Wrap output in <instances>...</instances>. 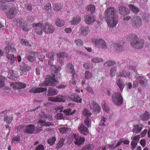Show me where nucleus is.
<instances>
[{
    "mask_svg": "<svg viewBox=\"0 0 150 150\" xmlns=\"http://www.w3.org/2000/svg\"><path fill=\"white\" fill-rule=\"evenodd\" d=\"M51 69L52 71H54V74L52 76H50L48 78L45 79V83H41L40 85V87H44L45 86H55L59 88H63L65 87L64 85H60V86H57V85L58 84V81L56 79L57 77L55 76L58 72L59 71L61 68L60 67H59L57 68L56 67L55 65H53L51 67Z\"/></svg>",
    "mask_w": 150,
    "mask_h": 150,
    "instance_id": "nucleus-1",
    "label": "nucleus"
},
{
    "mask_svg": "<svg viewBox=\"0 0 150 150\" xmlns=\"http://www.w3.org/2000/svg\"><path fill=\"white\" fill-rule=\"evenodd\" d=\"M105 18L108 26L110 28L115 26L118 22V16L114 7L108 8L105 11Z\"/></svg>",
    "mask_w": 150,
    "mask_h": 150,
    "instance_id": "nucleus-2",
    "label": "nucleus"
},
{
    "mask_svg": "<svg viewBox=\"0 0 150 150\" xmlns=\"http://www.w3.org/2000/svg\"><path fill=\"white\" fill-rule=\"evenodd\" d=\"M131 38L130 42L131 45L134 48H142L144 44V41L141 39H139L135 35H130Z\"/></svg>",
    "mask_w": 150,
    "mask_h": 150,
    "instance_id": "nucleus-3",
    "label": "nucleus"
},
{
    "mask_svg": "<svg viewBox=\"0 0 150 150\" xmlns=\"http://www.w3.org/2000/svg\"><path fill=\"white\" fill-rule=\"evenodd\" d=\"M91 40L95 44L96 47L102 49H105L107 47L105 41L102 39L99 38L97 36H94L92 38Z\"/></svg>",
    "mask_w": 150,
    "mask_h": 150,
    "instance_id": "nucleus-4",
    "label": "nucleus"
},
{
    "mask_svg": "<svg viewBox=\"0 0 150 150\" xmlns=\"http://www.w3.org/2000/svg\"><path fill=\"white\" fill-rule=\"evenodd\" d=\"M112 99L113 103L117 106L121 105L123 99L121 94L119 92H115L112 96Z\"/></svg>",
    "mask_w": 150,
    "mask_h": 150,
    "instance_id": "nucleus-5",
    "label": "nucleus"
},
{
    "mask_svg": "<svg viewBox=\"0 0 150 150\" xmlns=\"http://www.w3.org/2000/svg\"><path fill=\"white\" fill-rule=\"evenodd\" d=\"M147 81L145 77L142 76H138L135 79L133 82V86L135 87L138 86L140 84L142 86H145Z\"/></svg>",
    "mask_w": 150,
    "mask_h": 150,
    "instance_id": "nucleus-6",
    "label": "nucleus"
},
{
    "mask_svg": "<svg viewBox=\"0 0 150 150\" xmlns=\"http://www.w3.org/2000/svg\"><path fill=\"white\" fill-rule=\"evenodd\" d=\"M43 31L47 34H52L55 30L53 26L49 23H46L42 25Z\"/></svg>",
    "mask_w": 150,
    "mask_h": 150,
    "instance_id": "nucleus-7",
    "label": "nucleus"
},
{
    "mask_svg": "<svg viewBox=\"0 0 150 150\" xmlns=\"http://www.w3.org/2000/svg\"><path fill=\"white\" fill-rule=\"evenodd\" d=\"M38 123L40 124V125H42V126H38L36 127L35 129V133H38L42 131V130L43 126L47 127L52 125V124L50 122H46L41 119L39 120Z\"/></svg>",
    "mask_w": 150,
    "mask_h": 150,
    "instance_id": "nucleus-8",
    "label": "nucleus"
},
{
    "mask_svg": "<svg viewBox=\"0 0 150 150\" xmlns=\"http://www.w3.org/2000/svg\"><path fill=\"white\" fill-rule=\"evenodd\" d=\"M132 24L135 28L139 27L142 23V20L139 17L137 16L133 18Z\"/></svg>",
    "mask_w": 150,
    "mask_h": 150,
    "instance_id": "nucleus-9",
    "label": "nucleus"
},
{
    "mask_svg": "<svg viewBox=\"0 0 150 150\" xmlns=\"http://www.w3.org/2000/svg\"><path fill=\"white\" fill-rule=\"evenodd\" d=\"M33 28L37 33L39 35L41 34L42 33V26L40 22L38 23H34L33 24Z\"/></svg>",
    "mask_w": 150,
    "mask_h": 150,
    "instance_id": "nucleus-10",
    "label": "nucleus"
},
{
    "mask_svg": "<svg viewBox=\"0 0 150 150\" xmlns=\"http://www.w3.org/2000/svg\"><path fill=\"white\" fill-rule=\"evenodd\" d=\"M89 105L91 109L94 112H98L101 109V108L95 102L91 101L89 102Z\"/></svg>",
    "mask_w": 150,
    "mask_h": 150,
    "instance_id": "nucleus-11",
    "label": "nucleus"
},
{
    "mask_svg": "<svg viewBox=\"0 0 150 150\" xmlns=\"http://www.w3.org/2000/svg\"><path fill=\"white\" fill-rule=\"evenodd\" d=\"M11 86H13V89L15 90L24 88L26 86V84L23 83L16 82L14 83L12 82L11 83Z\"/></svg>",
    "mask_w": 150,
    "mask_h": 150,
    "instance_id": "nucleus-12",
    "label": "nucleus"
},
{
    "mask_svg": "<svg viewBox=\"0 0 150 150\" xmlns=\"http://www.w3.org/2000/svg\"><path fill=\"white\" fill-rule=\"evenodd\" d=\"M58 58L57 61L58 62L61 64L63 65L64 62V58L68 57V55L66 53L59 52L57 54Z\"/></svg>",
    "mask_w": 150,
    "mask_h": 150,
    "instance_id": "nucleus-13",
    "label": "nucleus"
},
{
    "mask_svg": "<svg viewBox=\"0 0 150 150\" xmlns=\"http://www.w3.org/2000/svg\"><path fill=\"white\" fill-rule=\"evenodd\" d=\"M73 135L75 139L74 143L75 144L79 146L82 144H83L85 141V139L82 137H79L78 135L75 134H73Z\"/></svg>",
    "mask_w": 150,
    "mask_h": 150,
    "instance_id": "nucleus-14",
    "label": "nucleus"
},
{
    "mask_svg": "<svg viewBox=\"0 0 150 150\" xmlns=\"http://www.w3.org/2000/svg\"><path fill=\"white\" fill-rule=\"evenodd\" d=\"M95 19L94 16L92 15H87L84 17L85 21L88 24H90L93 23Z\"/></svg>",
    "mask_w": 150,
    "mask_h": 150,
    "instance_id": "nucleus-15",
    "label": "nucleus"
},
{
    "mask_svg": "<svg viewBox=\"0 0 150 150\" xmlns=\"http://www.w3.org/2000/svg\"><path fill=\"white\" fill-rule=\"evenodd\" d=\"M47 89L46 88H37L34 87L30 90V93H37L47 91Z\"/></svg>",
    "mask_w": 150,
    "mask_h": 150,
    "instance_id": "nucleus-16",
    "label": "nucleus"
},
{
    "mask_svg": "<svg viewBox=\"0 0 150 150\" xmlns=\"http://www.w3.org/2000/svg\"><path fill=\"white\" fill-rule=\"evenodd\" d=\"M81 133L85 135H87L88 134V129L83 124H81L78 128Z\"/></svg>",
    "mask_w": 150,
    "mask_h": 150,
    "instance_id": "nucleus-17",
    "label": "nucleus"
},
{
    "mask_svg": "<svg viewBox=\"0 0 150 150\" xmlns=\"http://www.w3.org/2000/svg\"><path fill=\"white\" fill-rule=\"evenodd\" d=\"M66 70L67 72H71L72 73L73 76H74L75 71L74 69V66L71 63H69L67 65Z\"/></svg>",
    "mask_w": 150,
    "mask_h": 150,
    "instance_id": "nucleus-18",
    "label": "nucleus"
},
{
    "mask_svg": "<svg viewBox=\"0 0 150 150\" xmlns=\"http://www.w3.org/2000/svg\"><path fill=\"white\" fill-rule=\"evenodd\" d=\"M16 8H11L6 13L7 16L9 18H12L15 16Z\"/></svg>",
    "mask_w": 150,
    "mask_h": 150,
    "instance_id": "nucleus-19",
    "label": "nucleus"
},
{
    "mask_svg": "<svg viewBox=\"0 0 150 150\" xmlns=\"http://www.w3.org/2000/svg\"><path fill=\"white\" fill-rule=\"evenodd\" d=\"M119 12L121 15H124L126 14L128 12V8L125 6L120 5L119 6Z\"/></svg>",
    "mask_w": 150,
    "mask_h": 150,
    "instance_id": "nucleus-20",
    "label": "nucleus"
},
{
    "mask_svg": "<svg viewBox=\"0 0 150 150\" xmlns=\"http://www.w3.org/2000/svg\"><path fill=\"white\" fill-rule=\"evenodd\" d=\"M70 99L73 101L77 103H81L82 102V99L78 95L75 93H74L71 95Z\"/></svg>",
    "mask_w": 150,
    "mask_h": 150,
    "instance_id": "nucleus-21",
    "label": "nucleus"
},
{
    "mask_svg": "<svg viewBox=\"0 0 150 150\" xmlns=\"http://www.w3.org/2000/svg\"><path fill=\"white\" fill-rule=\"evenodd\" d=\"M35 130V125H30L26 127L25 132L28 133H32Z\"/></svg>",
    "mask_w": 150,
    "mask_h": 150,
    "instance_id": "nucleus-22",
    "label": "nucleus"
},
{
    "mask_svg": "<svg viewBox=\"0 0 150 150\" xmlns=\"http://www.w3.org/2000/svg\"><path fill=\"white\" fill-rule=\"evenodd\" d=\"M81 17L79 16H76L73 17L71 21V24L74 25L79 24L81 21Z\"/></svg>",
    "mask_w": 150,
    "mask_h": 150,
    "instance_id": "nucleus-23",
    "label": "nucleus"
},
{
    "mask_svg": "<svg viewBox=\"0 0 150 150\" xmlns=\"http://www.w3.org/2000/svg\"><path fill=\"white\" fill-rule=\"evenodd\" d=\"M67 96H64L62 95L57 96L56 97V102H65L66 100H68Z\"/></svg>",
    "mask_w": 150,
    "mask_h": 150,
    "instance_id": "nucleus-24",
    "label": "nucleus"
},
{
    "mask_svg": "<svg viewBox=\"0 0 150 150\" xmlns=\"http://www.w3.org/2000/svg\"><path fill=\"white\" fill-rule=\"evenodd\" d=\"M88 28L87 27L81 26L79 29L81 34L83 35H87L88 33Z\"/></svg>",
    "mask_w": 150,
    "mask_h": 150,
    "instance_id": "nucleus-25",
    "label": "nucleus"
},
{
    "mask_svg": "<svg viewBox=\"0 0 150 150\" xmlns=\"http://www.w3.org/2000/svg\"><path fill=\"white\" fill-rule=\"evenodd\" d=\"M58 91L52 88H49L48 91L47 96H53L57 95Z\"/></svg>",
    "mask_w": 150,
    "mask_h": 150,
    "instance_id": "nucleus-26",
    "label": "nucleus"
},
{
    "mask_svg": "<svg viewBox=\"0 0 150 150\" xmlns=\"http://www.w3.org/2000/svg\"><path fill=\"white\" fill-rule=\"evenodd\" d=\"M117 84L121 90H122L125 86V83L121 79H117L116 82Z\"/></svg>",
    "mask_w": 150,
    "mask_h": 150,
    "instance_id": "nucleus-27",
    "label": "nucleus"
},
{
    "mask_svg": "<svg viewBox=\"0 0 150 150\" xmlns=\"http://www.w3.org/2000/svg\"><path fill=\"white\" fill-rule=\"evenodd\" d=\"M150 115L149 112L146 111L143 114L141 115L140 118L143 121H146L149 118Z\"/></svg>",
    "mask_w": 150,
    "mask_h": 150,
    "instance_id": "nucleus-28",
    "label": "nucleus"
},
{
    "mask_svg": "<svg viewBox=\"0 0 150 150\" xmlns=\"http://www.w3.org/2000/svg\"><path fill=\"white\" fill-rule=\"evenodd\" d=\"M62 6L60 3H54L53 5V8L55 11H60L62 9Z\"/></svg>",
    "mask_w": 150,
    "mask_h": 150,
    "instance_id": "nucleus-29",
    "label": "nucleus"
},
{
    "mask_svg": "<svg viewBox=\"0 0 150 150\" xmlns=\"http://www.w3.org/2000/svg\"><path fill=\"white\" fill-rule=\"evenodd\" d=\"M103 59L100 57H95L92 58L91 62L93 63H100L102 62Z\"/></svg>",
    "mask_w": 150,
    "mask_h": 150,
    "instance_id": "nucleus-30",
    "label": "nucleus"
},
{
    "mask_svg": "<svg viewBox=\"0 0 150 150\" xmlns=\"http://www.w3.org/2000/svg\"><path fill=\"white\" fill-rule=\"evenodd\" d=\"M129 7L130 10L135 14L137 13L139 11V8L133 5H129Z\"/></svg>",
    "mask_w": 150,
    "mask_h": 150,
    "instance_id": "nucleus-31",
    "label": "nucleus"
},
{
    "mask_svg": "<svg viewBox=\"0 0 150 150\" xmlns=\"http://www.w3.org/2000/svg\"><path fill=\"white\" fill-rule=\"evenodd\" d=\"M113 46L115 47V49L117 52H120L122 50V47L120 43H117L116 42L114 43L113 45Z\"/></svg>",
    "mask_w": 150,
    "mask_h": 150,
    "instance_id": "nucleus-32",
    "label": "nucleus"
},
{
    "mask_svg": "<svg viewBox=\"0 0 150 150\" xmlns=\"http://www.w3.org/2000/svg\"><path fill=\"white\" fill-rule=\"evenodd\" d=\"M56 24L58 27L63 26L65 24L64 21L57 18L56 20Z\"/></svg>",
    "mask_w": 150,
    "mask_h": 150,
    "instance_id": "nucleus-33",
    "label": "nucleus"
},
{
    "mask_svg": "<svg viewBox=\"0 0 150 150\" xmlns=\"http://www.w3.org/2000/svg\"><path fill=\"white\" fill-rule=\"evenodd\" d=\"M142 127L140 125H135L134 126L133 129V131L136 133H139L142 130Z\"/></svg>",
    "mask_w": 150,
    "mask_h": 150,
    "instance_id": "nucleus-34",
    "label": "nucleus"
},
{
    "mask_svg": "<svg viewBox=\"0 0 150 150\" xmlns=\"http://www.w3.org/2000/svg\"><path fill=\"white\" fill-rule=\"evenodd\" d=\"M10 50H11L12 52H13L15 50V49L14 48L13 45H8L7 47L5 48L4 50V51L6 53L8 54L9 53Z\"/></svg>",
    "mask_w": 150,
    "mask_h": 150,
    "instance_id": "nucleus-35",
    "label": "nucleus"
},
{
    "mask_svg": "<svg viewBox=\"0 0 150 150\" xmlns=\"http://www.w3.org/2000/svg\"><path fill=\"white\" fill-rule=\"evenodd\" d=\"M6 57L9 60V61L10 64H13L14 63L15 61V58L13 55L8 54L7 55Z\"/></svg>",
    "mask_w": 150,
    "mask_h": 150,
    "instance_id": "nucleus-36",
    "label": "nucleus"
},
{
    "mask_svg": "<svg viewBox=\"0 0 150 150\" xmlns=\"http://www.w3.org/2000/svg\"><path fill=\"white\" fill-rule=\"evenodd\" d=\"M32 55V56L29 55L27 56V59L30 62H33L35 61L36 53H33Z\"/></svg>",
    "mask_w": 150,
    "mask_h": 150,
    "instance_id": "nucleus-37",
    "label": "nucleus"
},
{
    "mask_svg": "<svg viewBox=\"0 0 150 150\" xmlns=\"http://www.w3.org/2000/svg\"><path fill=\"white\" fill-rule=\"evenodd\" d=\"M115 63V62L114 61L108 60L105 62L104 64L105 66L110 67L114 65Z\"/></svg>",
    "mask_w": 150,
    "mask_h": 150,
    "instance_id": "nucleus-38",
    "label": "nucleus"
},
{
    "mask_svg": "<svg viewBox=\"0 0 150 150\" xmlns=\"http://www.w3.org/2000/svg\"><path fill=\"white\" fill-rule=\"evenodd\" d=\"M94 146L93 145L88 144L83 147L81 150H93Z\"/></svg>",
    "mask_w": 150,
    "mask_h": 150,
    "instance_id": "nucleus-39",
    "label": "nucleus"
},
{
    "mask_svg": "<svg viewBox=\"0 0 150 150\" xmlns=\"http://www.w3.org/2000/svg\"><path fill=\"white\" fill-rule=\"evenodd\" d=\"M87 11H90L91 13H93L95 9V7L92 4H90L87 6L86 8Z\"/></svg>",
    "mask_w": 150,
    "mask_h": 150,
    "instance_id": "nucleus-40",
    "label": "nucleus"
},
{
    "mask_svg": "<svg viewBox=\"0 0 150 150\" xmlns=\"http://www.w3.org/2000/svg\"><path fill=\"white\" fill-rule=\"evenodd\" d=\"M76 112V110H74L72 112H71V110L70 109H66L64 110V114L67 115H73Z\"/></svg>",
    "mask_w": 150,
    "mask_h": 150,
    "instance_id": "nucleus-41",
    "label": "nucleus"
},
{
    "mask_svg": "<svg viewBox=\"0 0 150 150\" xmlns=\"http://www.w3.org/2000/svg\"><path fill=\"white\" fill-rule=\"evenodd\" d=\"M64 139L62 138L59 140L58 144H57V148L58 149L62 147L64 144Z\"/></svg>",
    "mask_w": 150,
    "mask_h": 150,
    "instance_id": "nucleus-42",
    "label": "nucleus"
},
{
    "mask_svg": "<svg viewBox=\"0 0 150 150\" xmlns=\"http://www.w3.org/2000/svg\"><path fill=\"white\" fill-rule=\"evenodd\" d=\"M117 67H114L111 68L110 72V76L111 77H112L115 75V73L116 72Z\"/></svg>",
    "mask_w": 150,
    "mask_h": 150,
    "instance_id": "nucleus-43",
    "label": "nucleus"
},
{
    "mask_svg": "<svg viewBox=\"0 0 150 150\" xmlns=\"http://www.w3.org/2000/svg\"><path fill=\"white\" fill-rule=\"evenodd\" d=\"M54 56V53L53 52H48L46 54V57L50 59H54L53 57Z\"/></svg>",
    "mask_w": 150,
    "mask_h": 150,
    "instance_id": "nucleus-44",
    "label": "nucleus"
},
{
    "mask_svg": "<svg viewBox=\"0 0 150 150\" xmlns=\"http://www.w3.org/2000/svg\"><path fill=\"white\" fill-rule=\"evenodd\" d=\"M93 76L92 74L90 71H86L85 72V78L87 79H89L92 78Z\"/></svg>",
    "mask_w": 150,
    "mask_h": 150,
    "instance_id": "nucleus-45",
    "label": "nucleus"
},
{
    "mask_svg": "<svg viewBox=\"0 0 150 150\" xmlns=\"http://www.w3.org/2000/svg\"><path fill=\"white\" fill-rule=\"evenodd\" d=\"M4 120L7 124L11 123L13 120L12 117H8V116H5Z\"/></svg>",
    "mask_w": 150,
    "mask_h": 150,
    "instance_id": "nucleus-46",
    "label": "nucleus"
},
{
    "mask_svg": "<svg viewBox=\"0 0 150 150\" xmlns=\"http://www.w3.org/2000/svg\"><path fill=\"white\" fill-rule=\"evenodd\" d=\"M22 29L24 31H27L29 30V28L27 23L25 21L22 25Z\"/></svg>",
    "mask_w": 150,
    "mask_h": 150,
    "instance_id": "nucleus-47",
    "label": "nucleus"
},
{
    "mask_svg": "<svg viewBox=\"0 0 150 150\" xmlns=\"http://www.w3.org/2000/svg\"><path fill=\"white\" fill-rule=\"evenodd\" d=\"M120 76L122 77H125L126 78L129 77L130 74L129 73L125 71H123L120 74Z\"/></svg>",
    "mask_w": 150,
    "mask_h": 150,
    "instance_id": "nucleus-48",
    "label": "nucleus"
},
{
    "mask_svg": "<svg viewBox=\"0 0 150 150\" xmlns=\"http://www.w3.org/2000/svg\"><path fill=\"white\" fill-rule=\"evenodd\" d=\"M83 115L88 117L90 116L91 114V112H90L88 110L86 109H84L83 111Z\"/></svg>",
    "mask_w": 150,
    "mask_h": 150,
    "instance_id": "nucleus-49",
    "label": "nucleus"
},
{
    "mask_svg": "<svg viewBox=\"0 0 150 150\" xmlns=\"http://www.w3.org/2000/svg\"><path fill=\"white\" fill-rule=\"evenodd\" d=\"M84 123L88 127H91V121L89 118L87 117L86 118L84 121Z\"/></svg>",
    "mask_w": 150,
    "mask_h": 150,
    "instance_id": "nucleus-50",
    "label": "nucleus"
},
{
    "mask_svg": "<svg viewBox=\"0 0 150 150\" xmlns=\"http://www.w3.org/2000/svg\"><path fill=\"white\" fill-rule=\"evenodd\" d=\"M102 107L104 110L106 112H108L109 111L110 109L108 108V105L105 102H103L102 103Z\"/></svg>",
    "mask_w": 150,
    "mask_h": 150,
    "instance_id": "nucleus-51",
    "label": "nucleus"
},
{
    "mask_svg": "<svg viewBox=\"0 0 150 150\" xmlns=\"http://www.w3.org/2000/svg\"><path fill=\"white\" fill-rule=\"evenodd\" d=\"M21 140L20 136H17L15 137H14L12 138V140L11 142L13 143L15 142H20Z\"/></svg>",
    "mask_w": 150,
    "mask_h": 150,
    "instance_id": "nucleus-52",
    "label": "nucleus"
},
{
    "mask_svg": "<svg viewBox=\"0 0 150 150\" xmlns=\"http://www.w3.org/2000/svg\"><path fill=\"white\" fill-rule=\"evenodd\" d=\"M45 9L48 12L51 11L52 8V6L50 3L46 4L44 6Z\"/></svg>",
    "mask_w": 150,
    "mask_h": 150,
    "instance_id": "nucleus-53",
    "label": "nucleus"
},
{
    "mask_svg": "<svg viewBox=\"0 0 150 150\" xmlns=\"http://www.w3.org/2000/svg\"><path fill=\"white\" fill-rule=\"evenodd\" d=\"M24 21H25L22 18L21 19H17L15 20V22L17 24V25L20 26Z\"/></svg>",
    "mask_w": 150,
    "mask_h": 150,
    "instance_id": "nucleus-54",
    "label": "nucleus"
},
{
    "mask_svg": "<svg viewBox=\"0 0 150 150\" xmlns=\"http://www.w3.org/2000/svg\"><path fill=\"white\" fill-rule=\"evenodd\" d=\"M56 140V138L55 137H52V138L48 140V143L50 145H53L55 143Z\"/></svg>",
    "mask_w": 150,
    "mask_h": 150,
    "instance_id": "nucleus-55",
    "label": "nucleus"
},
{
    "mask_svg": "<svg viewBox=\"0 0 150 150\" xmlns=\"http://www.w3.org/2000/svg\"><path fill=\"white\" fill-rule=\"evenodd\" d=\"M59 130L61 133L64 134L66 133L69 130V129L66 127H62L59 128Z\"/></svg>",
    "mask_w": 150,
    "mask_h": 150,
    "instance_id": "nucleus-56",
    "label": "nucleus"
},
{
    "mask_svg": "<svg viewBox=\"0 0 150 150\" xmlns=\"http://www.w3.org/2000/svg\"><path fill=\"white\" fill-rule=\"evenodd\" d=\"M22 44H24L25 45L27 46H30V45L28 41L25 40H21Z\"/></svg>",
    "mask_w": 150,
    "mask_h": 150,
    "instance_id": "nucleus-57",
    "label": "nucleus"
},
{
    "mask_svg": "<svg viewBox=\"0 0 150 150\" xmlns=\"http://www.w3.org/2000/svg\"><path fill=\"white\" fill-rule=\"evenodd\" d=\"M137 145V143L136 142L134 141H132L131 143L132 149V150L134 149Z\"/></svg>",
    "mask_w": 150,
    "mask_h": 150,
    "instance_id": "nucleus-58",
    "label": "nucleus"
},
{
    "mask_svg": "<svg viewBox=\"0 0 150 150\" xmlns=\"http://www.w3.org/2000/svg\"><path fill=\"white\" fill-rule=\"evenodd\" d=\"M91 63H86L83 64V67L86 69L90 68L91 67Z\"/></svg>",
    "mask_w": 150,
    "mask_h": 150,
    "instance_id": "nucleus-59",
    "label": "nucleus"
},
{
    "mask_svg": "<svg viewBox=\"0 0 150 150\" xmlns=\"http://www.w3.org/2000/svg\"><path fill=\"white\" fill-rule=\"evenodd\" d=\"M106 118L104 117H103L101 119V121L99 125V127L101 125H105V122Z\"/></svg>",
    "mask_w": 150,
    "mask_h": 150,
    "instance_id": "nucleus-60",
    "label": "nucleus"
},
{
    "mask_svg": "<svg viewBox=\"0 0 150 150\" xmlns=\"http://www.w3.org/2000/svg\"><path fill=\"white\" fill-rule=\"evenodd\" d=\"M76 43L77 44V45L80 46L83 45V42L80 39H78L75 41Z\"/></svg>",
    "mask_w": 150,
    "mask_h": 150,
    "instance_id": "nucleus-61",
    "label": "nucleus"
},
{
    "mask_svg": "<svg viewBox=\"0 0 150 150\" xmlns=\"http://www.w3.org/2000/svg\"><path fill=\"white\" fill-rule=\"evenodd\" d=\"M2 78L1 76H0V88L5 86V83L4 81H2Z\"/></svg>",
    "mask_w": 150,
    "mask_h": 150,
    "instance_id": "nucleus-62",
    "label": "nucleus"
},
{
    "mask_svg": "<svg viewBox=\"0 0 150 150\" xmlns=\"http://www.w3.org/2000/svg\"><path fill=\"white\" fill-rule=\"evenodd\" d=\"M140 136L139 135L135 136L133 138V140L134 141L138 142L139 141Z\"/></svg>",
    "mask_w": 150,
    "mask_h": 150,
    "instance_id": "nucleus-63",
    "label": "nucleus"
},
{
    "mask_svg": "<svg viewBox=\"0 0 150 150\" xmlns=\"http://www.w3.org/2000/svg\"><path fill=\"white\" fill-rule=\"evenodd\" d=\"M140 144L143 147H144L146 144V140L144 139L141 140L140 141Z\"/></svg>",
    "mask_w": 150,
    "mask_h": 150,
    "instance_id": "nucleus-64",
    "label": "nucleus"
}]
</instances>
